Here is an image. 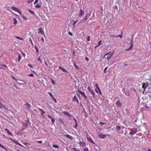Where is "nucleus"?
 I'll use <instances>...</instances> for the list:
<instances>
[{"instance_id":"1","label":"nucleus","mask_w":151,"mask_h":151,"mask_svg":"<svg viewBox=\"0 0 151 151\" xmlns=\"http://www.w3.org/2000/svg\"><path fill=\"white\" fill-rule=\"evenodd\" d=\"M86 138L87 140L89 142L93 144H95V143L93 141V139L89 135L87 134L86 136Z\"/></svg>"},{"instance_id":"2","label":"nucleus","mask_w":151,"mask_h":151,"mask_svg":"<svg viewBox=\"0 0 151 151\" xmlns=\"http://www.w3.org/2000/svg\"><path fill=\"white\" fill-rule=\"evenodd\" d=\"M12 10L15 11L17 12H18L20 15H21V14H22L21 12L19 10V9L17 8L14 6H12Z\"/></svg>"},{"instance_id":"3","label":"nucleus","mask_w":151,"mask_h":151,"mask_svg":"<svg viewBox=\"0 0 151 151\" xmlns=\"http://www.w3.org/2000/svg\"><path fill=\"white\" fill-rule=\"evenodd\" d=\"M95 86H96V88L95 89V91H96V92L97 93H98V91H99L100 94H101V91L100 89L99 86H98V84H96Z\"/></svg>"},{"instance_id":"4","label":"nucleus","mask_w":151,"mask_h":151,"mask_svg":"<svg viewBox=\"0 0 151 151\" xmlns=\"http://www.w3.org/2000/svg\"><path fill=\"white\" fill-rule=\"evenodd\" d=\"M137 132V129L134 128H133L130 132V134L132 135L136 134Z\"/></svg>"},{"instance_id":"5","label":"nucleus","mask_w":151,"mask_h":151,"mask_svg":"<svg viewBox=\"0 0 151 151\" xmlns=\"http://www.w3.org/2000/svg\"><path fill=\"white\" fill-rule=\"evenodd\" d=\"M116 104L117 107H120L121 106L122 104L120 101L118 100L116 101Z\"/></svg>"},{"instance_id":"6","label":"nucleus","mask_w":151,"mask_h":151,"mask_svg":"<svg viewBox=\"0 0 151 151\" xmlns=\"http://www.w3.org/2000/svg\"><path fill=\"white\" fill-rule=\"evenodd\" d=\"M84 14V9L83 8V9H81L80 10V13L78 14V16L79 17H81V16L83 15V14Z\"/></svg>"},{"instance_id":"7","label":"nucleus","mask_w":151,"mask_h":151,"mask_svg":"<svg viewBox=\"0 0 151 151\" xmlns=\"http://www.w3.org/2000/svg\"><path fill=\"white\" fill-rule=\"evenodd\" d=\"M148 86V84L146 83H143L142 84V87L144 89V92L145 91V88Z\"/></svg>"},{"instance_id":"8","label":"nucleus","mask_w":151,"mask_h":151,"mask_svg":"<svg viewBox=\"0 0 151 151\" xmlns=\"http://www.w3.org/2000/svg\"><path fill=\"white\" fill-rule=\"evenodd\" d=\"M63 114L64 115L67 116L69 117H71V115L69 113H68V112L67 111H63Z\"/></svg>"},{"instance_id":"9","label":"nucleus","mask_w":151,"mask_h":151,"mask_svg":"<svg viewBox=\"0 0 151 151\" xmlns=\"http://www.w3.org/2000/svg\"><path fill=\"white\" fill-rule=\"evenodd\" d=\"M79 144L80 146L82 147H85L86 145V143L84 142H82L80 141L79 142Z\"/></svg>"},{"instance_id":"10","label":"nucleus","mask_w":151,"mask_h":151,"mask_svg":"<svg viewBox=\"0 0 151 151\" xmlns=\"http://www.w3.org/2000/svg\"><path fill=\"white\" fill-rule=\"evenodd\" d=\"M47 116L50 119H51V121L52 123H54L55 121V120L54 119L52 118L51 116L49 115H47Z\"/></svg>"},{"instance_id":"11","label":"nucleus","mask_w":151,"mask_h":151,"mask_svg":"<svg viewBox=\"0 0 151 151\" xmlns=\"http://www.w3.org/2000/svg\"><path fill=\"white\" fill-rule=\"evenodd\" d=\"M43 145H46L47 146H48V147H50V143L47 141H45L43 144Z\"/></svg>"},{"instance_id":"12","label":"nucleus","mask_w":151,"mask_h":151,"mask_svg":"<svg viewBox=\"0 0 151 151\" xmlns=\"http://www.w3.org/2000/svg\"><path fill=\"white\" fill-rule=\"evenodd\" d=\"M25 106H26V108L28 110H29V109H30L31 107L29 104L26 103L25 104Z\"/></svg>"},{"instance_id":"13","label":"nucleus","mask_w":151,"mask_h":151,"mask_svg":"<svg viewBox=\"0 0 151 151\" xmlns=\"http://www.w3.org/2000/svg\"><path fill=\"white\" fill-rule=\"evenodd\" d=\"M39 32L41 33L42 35H44V32L42 28L40 27L38 29Z\"/></svg>"},{"instance_id":"14","label":"nucleus","mask_w":151,"mask_h":151,"mask_svg":"<svg viewBox=\"0 0 151 151\" xmlns=\"http://www.w3.org/2000/svg\"><path fill=\"white\" fill-rule=\"evenodd\" d=\"M91 15V14H87L86 15V16L85 17V18H84V21L86 20L88 18L90 17Z\"/></svg>"},{"instance_id":"15","label":"nucleus","mask_w":151,"mask_h":151,"mask_svg":"<svg viewBox=\"0 0 151 151\" xmlns=\"http://www.w3.org/2000/svg\"><path fill=\"white\" fill-rule=\"evenodd\" d=\"M65 136L72 140L73 139V137L72 136L68 134H66L65 135Z\"/></svg>"},{"instance_id":"16","label":"nucleus","mask_w":151,"mask_h":151,"mask_svg":"<svg viewBox=\"0 0 151 151\" xmlns=\"http://www.w3.org/2000/svg\"><path fill=\"white\" fill-rule=\"evenodd\" d=\"M73 101L76 102L77 103H79L78 101L76 95L73 98Z\"/></svg>"},{"instance_id":"17","label":"nucleus","mask_w":151,"mask_h":151,"mask_svg":"<svg viewBox=\"0 0 151 151\" xmlns=\"http://www.w3.org/2000/svg\"><path fill=\"white\" fill-rule=\"evenodd\" d=\"M106 136V134L104 135L102 134H100L99 135V138L103 139Z\"/></svg>"},{"instance_id":"18","label":"nucleus","mask_w":151,"mask_h":151,"mask_svg":"<svg viewBox=\"0 0 151 151\" xmlns=\"http://www.w3.org/2000/svg\"><path fill=\"white\" fill-rule=\"evenodd\" d=\"M4 129V130L6 131V132H7L10 135H11V136L13 135L11 133V132L9 131V130H8L7 129L5 128V129Z\"/></svg>"},{"instance_id":"19","label":"nucleus","mask_w":151,"mask_h":151,"mask_svg":"<svg viewBox=\"0 0 151 151\" xmlns=\"http://www.w3.org/2000/svg\"><path fill=\"white\" fill-rule=\"evenodd\" d=\"M73 66L74 67L77 69H79L80 68L78 65H77V64H76L75 62L73 63Z\"/></svg>"},{"instance_id":"20","label":"nucleus","mask_w":151,"mask_h":151,"mask_svg":"<svg viewBox=\"0 0 151 151\" xmlns=\"http://www.w3.org/2000/svg\"><path fill=\"white\" fill-rule=\"evenodd\" d=\"M113 53H112L110 55H109L108 56L107 60L108 61H109L111 58L112 56H113Z\"/></svg>"},{"instance_id":"21","label":"nucleus","mask_w":151,"mask_h":151,"mask_svg":"<svg viewBox=\"0 0 151 151\" xmlns=\"http://www.w3.org/2000/svg\"><path fill=\"white\" fill-rule=\"evenodd\" d=\"M78 92L83 96L85 95V94L84 92L78 90Z\"/></svg>"},{"instance_id":"22","label":"nucleus","mask_w":151,"mask_h":151,"mask_svg":"<svg viewBox=\"0 0 151 151\" xmlns=\"http://www.w3.org/2000/svg\"><path fill=\"white\" fill-rule=\"evenodd\" d=\"M59 69H61L62 71L63 72H66V73H68V72L66 70H65L64 68H62V67H59Z\"/></svg>"},{"instance_id":"23","label":"nucleus","mask_w":151,"mask_h":151,"mask_svg":"<svg viewBox=\"0 0 151 151\" xmlns=\"http://www.w3.org/2000/svg\"><path fill=\"white\" fill-rule=\"evenodd\" d=\"M35 7L37 8H40L41 7V5L40 4H39V3H37L35 6Z\"/></svg>"},{"instance_id":"24","label":"nucleus","mask_w":151,"mask_h":151,"mask_svg":"<svg viewBox=\"0 0 151 151\" xmlns=\"http://www.w3.org/2000/svg\"><path fill=\"white\" fill-rule=\"evenodd\" d=\"M132 42H133V41H132H132L131 42V45L129 47V49H128L129 50H131L132 48V47H133Z\"/></svg>"},{"instance_id":"25","label":"nucleus","mask_w":151,"mask_h":151,"mask_svg":"<svg viewBox=\"0 0 151 151\" xmlns=\"http://www.w3.org/2000/svg\"><path fill=\"white\" fill-rule=\"evenodd\" d=\"M13 24H16L17 23V20L15 18H14L13 19Z\"/></svg>"},{"instance_id":"26","label":"nucleus","mask_w":151,"mask_h":151,"mask_svg":"<svg viewBox=\"0 0 151 151\" xmlns=\"http://www.w3.org/2000/svg\"><path fill=\"white\" fill-rule=\"evenodd\" d=\"M116 129L117 131H119L121 129V127L118 125H117L116 127Z\"/></svg>"},{"instance_id":"27","label":"nucleus","mask_w":151,"mask_h":151,"mask_svg":"<svg viewBox=\"0 0 151 151\" xmlns=\"http://www.w3.org/2000/svg\"><path fill=\"white\" fill-rule=\"evenodd\" d=\"M52 147H53L55 148L58 149L59 147L57 145H52Z\"/></svg>"},{"instance_id":"28","label":"nucleus","mask_w":151,"mask_h":151,"mask_svg":"<svg viewBox=\"0 0 151 151\" xmlns=\"http://www.w3.org/2000/svg\"><path fill=\"white\" fill-rule=\"evenodd\" d=\"M21 60V54H20L19 53V55H18V62H19Z\"/></svg>"},{"instance_id":"29","label":"nucleus","mask_w":151,"mask_h":151,"mask_svg":"<svg viewBox=\"0 0 151 151\" xmlns=\"http://www.w3.org/2000/svg\"><path fill=\"white\" fill-rule=\"evenodd\" d=\"M15 37L19 40H24V39L23 38H21V37H18V36H15Z\"/></svg>"},{"instance_id":"30","label":"nucleus","mask_w":151,"mask_h":151,"mask_svg":"<svg viewBox=\"0 0 151 151\" xmlns=\"http://www.w3.org/2000/svg\"><path fill=\"white\" fill-rule=\"evenodd\" d=\"M101 40H100L99 42H98V45L96 46L95 47V48H96L98 46L101 45Z\"/></svg>"},{"instance_id":"31","label":"nucleus","mask_w":151,"mask_h":151,"mask_svg":"<svg viewBox=\"0 0 151 151\" xmlns=\"http://www.w3.org/2000/svg\"><path fill=\"white\" fill-rule=\"evenodd\" d=\"M78 21V20H77L76 21H74V22L73 23V27H75V25H76V22H77Z\"/></svg>"},{"instance_id":"32","label":"nucleus","mask_w":151,"mask_h":151,"mask_svg":"<svg viewBox=\"0 0 151 151\" xmlns=\"http://www.w3.org/2000/svg\"><path fill=\"white\" fill-rule=\"evenodd\" d=\"M48 94L52 98V99H54V97L52 95L50 92H48Z\"/></svg>"},{"instance_id":"33","label":"nucleus","mask_w":151,"mask_h":151,"mask_svg":"<svg viewBox=\"0 0 151 151\" xmlns=\"http://www.w3.org/2000/svg\"><path fill=\"white\" fill-rule=\"evenodd\" d=\"M51 83L52 84H53L54 85H55V81L53 80L52 79L51 80Z\"/></svg>"},{"instance_id":"34","label":"nucleus","mask_w":151,"mask_h":151,"mask_svg":"<svg viewBox=\"0 0 151 151\" xmlns=\"http://www.w3.org/2000/svg\"><path fill=\"white\" fill-rule=\"evenodd\" d=\"M124 94L127 96H129V93L128 91L125 92Z\"/></svg>"},{"instance_id":"35","label":"nucleus","mask_w":151,"mask_h":151,"mask_svg":"<svg viewBox=\"0 0 151 151\" xmlns=\"http://www.w3.org/2000/svg\"><path fill=\"white\" fill-rule=\"evenodd\" d=\"M83 151H89L87 147H86L83 149Z\"/></svg>"},{"instance_id":"36","label":"nucleus","mask_w":151,"mask_h":151,"mask_svg":"<svg viewBox=\"0 0 151 151\" xmlns=\"http://www.w3.org/2000/svg\"><path fill=\"white\" fill-rule=\"evenodd\" d=\"M29 11L30 12V13H31L32 14H35V13L34 12L31 11L30 10H29Z\"/></svg>"},{"instance_id":"37","label":"nucleus","mask_w":151,"mask_h":151,"mask_svg":"<svg viewBox=\"0 0 151 151\" xmlns=\"http://www.w3.org/2000/svg\"><path fill=\"white\" fill-rule=\"evenodd\" d=\"M35 49L37 51V53H38L39 50L38 49L37 47V46H35Z\"/></svg>"},{"instance_id":"38","label":"nucleus","mask_w":151,"mask_h":151,"mask_svg":"<svg viewBox=\"0 0 151 151\" xmlns=\"http://www.w3.org/2000/svg\"><path fill=\"white\" fill-rule=\"evenodd\" d=\"M29 41L31 43V44L32 45H33V43H32V40H31V38H29Z\"/></svg>"},{"instance_id":"39","label":"nucleus","mask_w":151,"mask_h":151,"mask_svg":"<svg viewBox=\"0 0 151 151\" xmlns=\"http://www.w3.org/2000/svg\"><path fill=\"white\" fill-rule=\"evenodd\" d=\"M39 110L41 111V112L42 114H44L45 112L42 110L41 109H40Z\"/></svg>"},{"instance_id":"40","label":"nucleus","mask_w":151,"mask_h":151,"mask_svg":"<svg viewBox=\"0 0 151 151\" xmlns=\"http://www.w3.org/2000/svg\"><path fill=\"white\" fill-rule=\"evenodd\" d=\"M77 148H73V149L74 150V151H80L79 149H78V150H77Z\"/></svg>"},{"instance_id":"41","label":"nucleus","mask_w":151,"mask_h":151,"mask_svg":"<svg viewBox=\"0 0 151 151\" xmlns=\"http://www.w3.org/2000/svg\"><path fill=\"white\" fill-rule=\"evenodd\" d=\"M12 78L13 79L15 80L16 82H17V81L18 80V79H17L16 78L14 77L13 76H12Z\"/></svg>"},{"instance_id":"42","label":"nucleus","mask_w":151,"mask_h":151,"mask_svg":"<svg viewBox=\"0 0 151 151\" xmlns=\"http://www.w3.org/2000/svg\"><path fill=\"white\" fill-rule=\"evenodd\" d=\"M108 67H106L105 68V69H104V73H106V70L108 69Z\"/></svg>"},{"instance_id":"43","label":"nucleus","mask_w":151,"mask_h":151,"mask_svg":"<svg viewBox=\"0 0 151 151\" xmlns=\"http://www.w3.org/2000/svg\"><path fill=\"white\" fill-rule=\"evenodd\" d=\"M34 0H29L28 1V2L29 3H30L31 2H32Z\"/></svg>"},{"instance_id":"44","label":"nucleus","mask_w":151,"mask_h":151,"mask_svg":"<svg viewBox=\"0 0 151 151\" xmlns=\"http://www.w3.org/2000/svg\"><path fill=\"white\" fill-rule=\"evenodd\" d=\"M37 59L41 63H42V61L40 59V57L38 58Z\"/></svg>"},{"instance_id":"45","label":"nucleus","mask_w":151,"mask_h":151,"mask_svg":"<svg viewBox=\"0 0 151 151\" xmlns=\"http://www.w3.org/2000/svg\"><path fill=\"white\" fill-rule=\"evenodd\" d=\"M23 144H24V145H26V146H27V145H28H28H29V143H28L26 142H24V143H23Z\"/></svg>"},{"instance_id":"46","label":"nucleus","mask_w":151,"mask_h":151,"mask_svg":"<svg viewBox=\"0 0 151 151\" xmlns=\"http://www.w3.org/2000/svg\"><path fill=\"white\" fill-rule=\"evenodd\" d=\"M68 33L71 36H72L73 35L72 33L70 31L68 32Z\"/></svg>"},{"instance_id":"47","label":"nucleus","mask_w":151,"mask_h":151,"mask_svg":"<svg viewBox=\"0 0 151 151\" xmlns=\"http://www.w3.org/2000/svg\"><path fill=\"white\" fill-rule=\"evenodd\" d=\"M76 124L74 126V128H76L78 127V123H76Z\"/></svg>"},{"instance_id":"48","label":"nucleus","mask_w":151,"mask_h":151,"mask_svg":"<svg viewBox=\"0 0 151 151\" xmlns=\"http://www.w3.org/2000/svg\"><path fill=\"white\" fill-rule=\"evenodd\" d=\"M91 94L93 95V96L94 97L95 96V93L93 91H92L91 92Z\"/></svg>"},{"instance_id":"49","label":"nucleus","mask_w":151,"mask_h":151,"mask_svg":"<svg viewBox=\"0 0 151 151\" xmlns=\"http://www.w3.org/2000/svg\"><path fill=\"white\" fill-rule=\"evenodd\" d=\"M38 1H39L38 0H35V1L34 2V4H36L38 2Z\"/></svg>"},{"instance_id":"50","label":"nucleus","mask_w":151,"mask_h":151,"mask_svg":"<svg viewBox=\"0 0 151 151\" xmlns=\"http://www.w3.org/2000/svg\"><path fill=\"white\" fill-rule=\"evenodd\" d=\"M36 142L38 143H41L42 142V141H36Z\"/></svg>"},{"instance_id":"51","label":"nucleus","mask_w":151,"mask_h":151,"mask_svg":"<svg viewBox=\"0 0 151 151\" xmlns=\"http://www.w3.org/2000/svg\"><path fill=\"white\" fill-rule=\"evenodd\" d=\"M17 144H18L19 145L21 146H23L20 143H19V142H17L16 143Z\"/></svg>"},{"instance_id":"52","label":"nucleus","mask_w":151,"mask_h":151,"mask_svg":"<svg viewBox=\"0 0 151 151\" xmlns=\"http://www.w3.org/2000/svg\"><path fill=\"white\" fill-rule=\"evenodd\" d=\"M17 144H18L19 145L21 146H23L20 143H19V142H17L16 143Z\"/></svg>"},{"instance_id":"53","label":"nucleus","mask_w":151,"mask_h":151,"mask_svg":"<svg viewBox=\"0 0 151 151\" xmlns=\"http://www.w3.org/2000/svg\"><path fill=\"white\" fill-rule=\"evenodd\" d=\"M22 17H23V18L24 20H27V18L25 16H22Z\"/></svg>"},{"instance_id":"54","label":"nucleus","mask_w":151,"mask_h":151,"mask_svg":"<svg viewBox=\"0 0 151 151\" xmlns=\"http://www.w3.org/2000/svg\"><path fill=\"white\" fill-rule=\"evenodd\" d=\"M1 66H3L5 67H6V68H8L7 67V66L6 65H1Z\"/></svg>"},{"instance_id":"55","label":"nucleus","mask_w":151,"mask_h":151,"mask_svg":"<svg viewBox=\"0 0 151 151\" xmlns=\"http://www.w3.org/2000/svg\"><path fill=\"white\" fill-rule=\"evenodd\" d=\"M20 52H21L22 53V54L23 55H24V56H25V53H24L23 52H22V51H21Z\"/></svg>"},{"instance_id":"56","label":"nucleus","mask_w":151,"mask_h":151,"mask_svg":"<svg viewBox=\"0 0 151 151\" xmlns=\"http://www.w3.org/2000/svg\"><path fill=\"white\" fill-rule=\"evenodd\" d=\"M90 37L89 36H88V37L87 39V41H90Z\"/></svg>"},{"instance_id":"57","label":"nucleus","mask_w":151,"mask_h":151,"mask_svg":"<svg viewBox=\"0 0 151 151\" xmlns=\"http://www.w3.org/2000/svg\"><path fill=\"white\" fill-rule=\"evenodd\" d=\"M120 37V38H122V35H118V36H117V37Z\"/></svg>"},{"instance_id":"58","label":"nucleus","mask_w":151,"mask_h":151,"mask_svg":"<svg viewBox=\"0 0 151 151\" xmlns=\"http://www.w3.org/2000/svg\"><path fill=\"white\" fill-rule=\"evenodd\" d=\"M98 149H97V148H96L95 147H94V149L95 150H97V151H98V150H99V147H98Z\"/></svg>"},{"instance_id":"59","label":"nucleus","mask_w":151,"mask_h":151,"mask_svg":"<svg viewBox=\"0 0 151 151\" xmlns=\"http://www.w3.org/2000/svg\"><path fill=\"white\" fill-rule=\"evenodd\" d=\"M29 75L30 77H33L34 76V75L32 74H30Z\"/></svg>"},{"instance_id":"60","label":"nucleus","mask_w":151,"mask_h":151,"mask_svg":"<svg viewBox=\"0 0 151 151\" xmlns=\"http://www.w3.org/2000/svg\"><path fill=\"white\" fill-rule=\"evenodd\" d=\"M106 123H104V122H100V123H99V124H106Z\"/></svg>"},{"instance_id":"61","label":"nucleus","mask_w":151,"mask_h":151,"mask_svg":"<svg viewBox=\"0 0 151 151\" xmlns=\"http://www.w3.org/2000/svg\"><path fill=\"white\" fill-rule=\"evenodd\" d=\"M110 52H108V53H106L104 55V57H105V56H106V55H108L109 53Z\"/></svg>"},{"instance_id":"62","label":"nucleus","mask_w":151,"mask_h":151,"mask_svg":"<svg viewBox=\"0 0 151 151\" xmlns=\"http://www.w3.org/2000/svg\"><path fill=\"white\" fill-rule=\"evenodd\" d=\"M41 40L43 42H44V39L43 37H42Z\"/></svg>"},{"instance_id":"63","label":"nucleus","mask_w":151,"mask_h":151,"mask_svg":"<svg viewBox=\"0 0 151 151\" xmlns=\"http://www.w3.org/2000/svg\"><path fill=\"white\" fill-rule=\"evenodd\" d=\"M85 59L87 61H88L89 60V59L87 58V57H85Z\"/></svg>"},{"instance_id":"64","label":"nucleus","mask_w":151,"mask_h":151,"mask_svg":"<svg viewBox=\"0 0 151 151\" xmlns=\"http://www.w3.org/2000/svg\"><path fill=\"white\" fill-rule=\"evenodd\" d=\"M28 66L30 67H32V66L30 64H28Z\"/></svg>"}]
</instances>
